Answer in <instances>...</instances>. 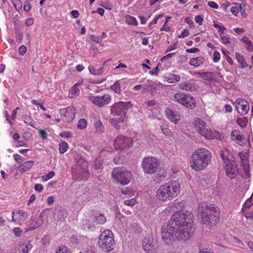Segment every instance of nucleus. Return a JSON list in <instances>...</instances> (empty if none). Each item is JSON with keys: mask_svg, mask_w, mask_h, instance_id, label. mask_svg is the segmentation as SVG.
Here are the masks:
<instances>
[{"mask_svg": "<svg viewBox=\"0 0 253 253\" xmlns=\"http://www.w3.org/2000/svg\"><path fill=\"white\" fill-rule=\"evenodd\" d=\"M113 179L117 183L122 185H126L129 183L132 178L130 171L123 167H117L112 172Z\"/></svg>", "mask_w": 253, "mask_h": 253, "instance_id": "obj_6", "label": "nucleus"}, {"mask_svg": "<svg viewBox=\"0 0 253 253\" xmlns=\"http://www.w3.org/2000/svg\"><path fill=\"white\" fill-rule=\"evenodd\" d=\"M179 87L180 88L186 91H193L196 89L195 86L189 83H181L179 84Z\"/></svg>", "mask_w": 253, "mask_h": 253, "instance_id": "obj_22", "label": "nucleus"}, {"mask_svg": "<svg viewBox=\"0 0 253 253\" xmlns=\"http://www.w3.org/2000/svg\"><path fill=\"white\" fill-rule=\"evenodd\" d=\"M60 135L61 137L65 138H70L72 136L71 133L69 131H64L63 132H61Z\"/></svg>", "mask_w": 253, "mask_h": 253, "instance_id": "obj_51", "label": "nucleus"}, {"mask_svg": "<svg viewBox=\"0 0 253 253\" xmlns=\"http://www.w3.org/2000/svg\"><path fill=\"white\" fill-rule=\"evenodd\" d=\"M141 165L145 173L152 174L157 171L159 163L154 157H146L143 159Z\"/></svg>", "mask_w": 253, "mask_h": 253, "instance_id": "obj_10", "label": "nucleus"}, {"mask_svg": "<svg viewBox=\"0 0 253 253\" xmlns=\"http://www.w3.org/2000/svg\"><path fill=\"white\" fill-rule=\"evenodd\" d=\"M204 59L201 57L191 58L190 61V64L194 67H198L203 64Z\"/></svg>", "mask_w": 253, "mask_h": 253, "instance_id": "obj_25", "label": "nucleus"}, {"mask_svg": "<svg viewBox=\"0 0 253 253\" xmlns=\"http://www.w3.org/2000/svg\"><path fill=\"white\" fill-rule=\"evenodd\" d=\"M87 126V122L84 119H81L79 120L78 124V127L81 129L85 128Z\"/></svg>", "mask_w": 253, "mask_h": 253, "instance_id": "obj_38", "label": "nucleus"}, {"mask_svg": "<svg viewBox=\"0 0 253 253\" xmlns=\"http://www.w3.org/2000/svg\"><path fill=\"white\" fill-rule=\"evenodd\" d=\"M74 160L75 165L73 171L78 169L77 170L79 173H86L88 172V163L82 156L78 154L75 155Z\"/></svg>", "mask_w": 253, "mask_h": 253, "instance_id": "obj_13", "label": "nucleus"}, {"mask_svg": "<svg viewBox=\"0 0 253 253\" xmlns=\"http://www.w3.org/2000/svg\"><path fill=\"white\" fill-rule=\"evenodd\" d=\"M180 192V184L176 181H170L161 185L157 191V197L161 201L171 200Z\"/></svg>", "mask_w": 253, "mask_h": 253, "instance_id": "obj_3", "label": "nucleus"}, {"mask_svg": "<svg viewBox=\"0 0 253 253\" xmlns=\"http://www.w3.org/2000/svg\"><path fill=\"white\" fill-rule=\"evenodd\" d=\"M159 71L158 65L156 67L153 71H151L149 72L151 75H158V72Z\"/></svg>", "mask_w": 253, "mask_h": 253, "instance_id": "obj_63", "label": "nucleus"}, {"mask_svg": "<svg viewBox=\"0 0 253 253\" xmlns=\"http://www.w3.org/2000/svg\"><path fill=\"white\" fill-rule=\"evenodd\" d=\"M95 131L98 134H101L104 131V127L100 121H97L95 124Z\"/></svg>", "mask_w": 253, "mask_h": 253, "instance_id": "obj_30", "label": "nucleus"}, {"mask_svg": "<svg viewBox=\"0 0 253 253\" xmlns=\"http://www.w3.org/2000/svg\"><path fill=\"white\" fill-rule=\"evenodd\" d=\"M79 92V89L78 87V84H76L72 87L71 91L69 92V95L71 98L75 97L77 95Z\"/></svg>", "mask_w": 253, "mask_h": 253, "instance_id": "obj_34", "label": "nucleus"}, {"mask_svg": "<svg viewBox=\"0 0 253 253\" xmlns=\"http://www.w3.org/2000/svg\"><path fill=\"white\" fill-rule=\"evenodd\" d=\"M59 147L60 153L63 154L67 151L68 145L65 141H61L59 143Z\"/></svg>", "mask_w": 253, "mask_h": 253, "instance_id": "obj_36", "label": "nucleus"}, {"mask_svg": "<svg viewBox=\"0 0 253 253\" xmlns=\"http://www.w3.org/2000/svg\"><path fill=\"white\" fill-rule=\"evenodd\" d=\"M132 143L130 138L120 136L115 139L114 145L116 149L124 151L128 149L132 146Z\"/></svg>", "mask_w": 253, "mask_h": 253, "instance_id": "obj_12", "label": "nucleus"}, {"mask_svg": "<svg viewBox=\"0 0 253 253\" xmlns=\"http://www.w3.org/2000/svg\"><path fill=\"white\" fill-rule=\"evenodd\" d=\"M194 126L199 134L206 139H212V132L210 129L206 127V123L202 119L199 118H195Z\"/></svg>", "mask_w": 253, "mask_h": 253, "instance_id": "obj_11", "label": "nucleus"}, {"mask_svg": "<svg viewBox=\"0 0 253 253\" xmlns=\"http://www.w3.org/2000/svg\"><path fill=\"white\" fill-rule=\"evenodd\" d=\"M236 108L239 113L245 115L250 110V105L245 99L238 98L236 101Z\"/></svg>", "mask_w": 253, "mask_h": 253, "instance_id": "obj_16", "label": "nucleus"}, {"mask_svg": "<svg viewBox=\"0 0 253 253\" xmlns=\"http://www.w3.org/2000/svg\"><path fill=\"white\" fill-rule=\"evenodd\" d=\"M39 133L43 139H46L47 138V133L44 130L42 129L40 130Z\"/></svg>", "mask_w": 253, "mask_h": 253, "instance_id": "obj_58", "label": "nucleus"}, {"mask_svg": "<svg viewBox=\"0 0 253 253\" xmlns=\"http://www.w3.org/2000/svg\"><path fill=\"white\" fill-rule=\"evenodd\" d=\"M33 245L31 243V241L28 244L24 245H22L19 247V253H28L29 251L32 249Z\"/></svg>", "mask_w": 253, "mask_h": 253, "instance_id": "obj_26", "label": "nucleus"}, {"mask_svg": "<svg viewBox=\"0 0 253 253\" xmlns=\"http://www.w3.org/2000/svg\"><path fill=\"white\" fill-rule=\"evenodd\" d=\"M180 80V76L174 74H170L168 78V82L169 83H176Z\"/></svg>", "mask_w": 253, "mask_h": 253, "instance_id": "obj_31", "label": "nucleus"}, {"mask_svg": "<svg viewBox=\"0 0 253 253\" xmlns=\"http://www.w3.org/2000/svg\"><path fill=\"white\" fill-rule=\"evenodd\" d=\"M211 153L204 148H198L192 154L191 167L196 171H201L208 167L211 162Z\"/></svg>", "mask_w": 253, "mask_h": 253, "instance_id": "obj_2", "label": "nucleus"}, {"mask_svg": "<svg viewBox=\"0 0 253 253\" xmlns=\"http://www.w3.org/2000/svg\"><path fill=\"white\" fill-rule=\"evenodd\" d=\"M142 247L143 249L148 253H153L155 251L153 239L150 235H148L147 237L143 238Z\"/></svg>", "mask_w": 253, "mask_h": 253, "instance_id": "obj_17", "label": "nucleus"}, {"mask_svg": "<svg viewBox=\"0 0 253 253\" xmlns=\"http://www.w3.org/2000/svg\"><path fill=\"white\" fill-rule=\"evenodd\" d=\"M55 175V173L53 171H50L48 172L46 174L42 176V178L43 181H47V180L51 178Z\"/></svg>", "mask_w": 253, "mask_h": 253, "instance_id": "obj_41", "label": "nucleus"}, {"mask_svg": "<svg viewBox=\"0 0 253 253\" xmlns=\"http://www.w3.org/2000/svg\"><path fill=\"white\" fill-rule=\"evenodd\" d=\"M220 156L224 164V169L227 176L230 178H233L237 172V165L233 160L229 158L227 150H222Z\"/></svg>", "mask_w": 253, "mask_h": 253, "instance_id": "obj_7", "label": "nucleus"}, {"mask_svg": "<svg viewBox=\"0 0 253 253\" xmlns=\"http://www.w3.org/2000/svg\"><path fill=\"white\" fill-rule=\"evenodd\" d=\"M124 203L126 205L132 206L136 203V200L134 198L131 200H126L125 201Z\"/></svg>", "mask_w": 253, "mask_h": 253, "instance_id": "obj_46", "label": "nucleus"}, {"mask_svg": "<svg viewBox=\"0 0 253 253\" xmlns=\"http://www.w3.org/2000/svg\"><path fill=\"white\" fill-rule=\"evenodd\" d=\"M248 122V119L245 117H238L236 120V123L241 127H245Z\"/></svg>", "mask_w": 253, "mask_h": 253, "instance_id": "obj_28", "label": "nucleus"}, {"mask_svg": "<svg viewBox=\"0 0 253 253\" xmlns=\"http://www.w3.org/2000/svg\"><path fill=\"white\" fill-rule=\"evenodd\" d=\"M176 101L188 109H193L196 107L195 98L189 94L177 92L174 95Z\"/></svg>", "mask_w": 253, "mask_h": 253, "instance_id": "obj_9", "label": "nucleus"}, {"mask_svg": "<svg viewBox=\"0 0 253 253\" xmlns=\"http://www.w3.org/2000/svg\"><path fill=\"white\" fill-rule=\"evenodd\" d=\"M88 98L89 100L94 105L99 107H102L108 104L111 99V96L108 94H105L103 96L98 95L94 96L90 95L88 96Z\"/></svg>", "mask_w": 253, "mask_h": 253, "instance_id": "obj_14", "label": "nucleus"}, {"mask_svg": "<svg viewBox=\"0 0 253 253\" xmlns=\"http://www.w3.org/2000/svg\"><path fill=\"white\" fill-rule=\"evenodd\" d=\"M16 41L18 43H20L23 38V34L20 29L15 28Z\"/></svg>", "mask_w": 253, "mask_h": 253, "instance_id": "obj_35", "label": "nucleus"}, {"mask_svg": "<svg viewBox=\"0 0 253 253\" xmlns=\"http://www.w3.org/2000/svg\"><path fill=\"white\" fill-rule=\"evenodd\" d=\"M60 113L64 122H70L75 117V109L73 106H70L60 109Z\"/></svg>", "mask_w": 253, "mask_h": 253, "instance_id": "obj_15", "label": "nucleus"}, {"mask_svg": "<svg viewBox=\"0 0 253 253\" xmlns=\"http://www.w3.org/2000/svg\"><path fill=\"white\" fill-rule=\"evenodd\" d=\"M239 10H240L241 14H243L242 12V6L241 4L239 5V7L238 6H233L231 8V12L235 15H237L239 11Z\"/></svg>", "mask_w": 253, "mask_h": 253, "instance_id": "obj_39", "label": "nucleus"}, {"mask_svg": "<svg viewBox=\"0 0 253 253\" xmlns=\"http://www.w3.org/2000/svg\"><path fill=\"white\" fill-rule=\"evenodd\" d=\"M34 23V19L32 18L27 19L26 21L25 24L27 26H31Z\"/></svg>", "mask_w": 253, "mask_h": 253, "instance_id": "obj_60", "label": "nucleus"}, {"mask_svg": "<svg viewBox=\"0 0 253 253\" xmlns=\"http://www.w3.org/2000/svg\"><path fill=\"white\" fill-rule=\"evenodd\" d=\"M126 21L128 25H137V21L136 18L131 16L127 15L126 17Z\"/></svg>", "mask_w": 253, "mask_h": 253, "instance_id": "obj_32", "label": "nucleus"}, {"mask_svg": "<svg viewBox=\"0 0 253 253\" xmlns=\"http://www.w3.org/2000/svg\"><path fill=\"white\" fill-rule=\"evenodd\" d=\"M91 217L93 221L97 224H103L106 221V218L104 215L97 211L93 212L91 214Z\"/></svg>", "mask_w": 253, "mask_h": 253, "instance_id": "obj_20", "label": "nucleus"}, {"mask_svg": "<svg viewBox=\"0 0 253 253\" xmlns=\"http://www.w3.org/2000/svg\"><path fill=\"white\" fill-rule=\"evenodd\" d=\"M189 35V32L188 30L187 29H184L180 35H179L178 37L179 38H184L188 36Z\"/></svg>", "mask_w": 253, "mask_h": 253, "instance_id": "obj_48", "label": "nucleus"}, {"mask_svg": "<svg viewBox=\"0 0 253 253\" xmlns=\"http://www.w3.org/2000/svg\"><path fill=\"white\" fill-rule=\"evenodd\" d=\"M104 69L103 67H100L98 69H96V72H94V75H101L103 72Z\"/></svg>", "mask_w": 253, "mask_h": 253, "instance_id": "obj_62", "label": "nucleus"}, {"mask_svg": "<svg viewBox=\"0 0 253 253\" xmlns=\"http://www.w3.org/2000/svg\"><path fill=\"white\" fill-rule=\"evenodd\" d=\"M111 89L115 92V93L120 94L121 92L120 84L119 81H117L111 86Z\"/></svg>", "mask_w": 253, "mask_h": 253, "instance_id": "obj_37", "label": "nucleus"}, {"mask_svg": "<svg viewBox=\"0 0 253 253\" xmlns=\"http://www.w3.org/2000/svg\"><path fill=\"white\" fill-rule=\"evenodd\" d=\"M71 15L74 18H78L79 16V12L76 10H74L71 11Z\"/></svg>", "mask_w": 253, "mask_h": 253, "instance_id": "obj_64", "label": "nucleus"}, {"mask_svg": "<svg viewBox=\"0 0 253 253\" xmlns=\"http://www.w3.org/2000/svg\"><path fill=\"white\" fill-rule=\"evenodd\" d=\"M199 253H212V252L210 248L204 246L200 248Z\"/></svg>", "mask_w": 253, "mask_h": 253, "instance_id": "obj_44", "label": "nucleus"}, {"mask_svg": "<svg viewBox=\"0 0 253 253\" xmlns=\"http://www.w3.org/2000/svg\"><path fill=\"white\" fill-rule=\"evenodd\" d=\"M202 222L210 226L214 225L219 219L220 211L218 207L214 205L200 206Z\"/></svg>", "mask_w": 253, "mask_h": 253, "instance_id": "obj_4", "label": "nucleus"}, {"mask_svg": "<svg viewBox=\"0 0 253 253\" xmlns=\"http://www.w3.org/2000/svg\"><path fill=\"white\" fill-rule=\"evenodd\" d=\"M165 113L169 121L174 122L175 124H176L180 119V116L177 112L174 110L166 108Z\"/></svg>", "mask_w": 253, "mask_h": 253, "instance_id": "obj_18", "label": "nucleus"}, {"mask_svg": "<svg viewBox=\"0 0 253 253\" xmlns=\"http://www.w3.org/2000/svg\"><path fill=\"white\" fill-rule=\"evenodd\" d=\"M195 20L196 22V23H198L199 25L202 24V22L203 21V18L202 16L201 15H197L196 16Z\"/></svg>", "mask_w": 253, "mask_h": 253, "instance_id": "obj_54", "label": "nucleus"}, {"mask_svg": "<svg viewBox=\"0 0 253 253\" xmlns=\"http://www.w3.org/2000/svg\"><path fill=\"white\" fill-rule=\"evenodd\" d=\"M185 22L189 25L190 27H194V23L190 17H188L186 18Z\"/></svg>", "mask_w": 253, "mask_h": 253, "instance_id": "obj_53", "label": "nucleus"}, {"mask_svg": "<svg viewBox=\"0 0 253 253\" xmlns=\"http://www.w3.org/2000/svg\"><path fill=\"white\" fill-rule=\"evenodd\" d=\"M33 161H27L21 165V166L19 168V170L21 172H25L30 169L33 166Z\"/></svg>", "mask_w": 253, "mask_h": 253, "instance_id": "obj_23", "label": "nucleus"}, {"mask_svg": "<svg viewBox=\"0 0 253 253\" xmlns=\"http://www.w3.org/2000/svg\"><path fill=\"white\" fill-rule=\"evenodd\" d=\"M56 253H71L67 247L65 246H60L57 250Z\"/></svg>", "mask_w": 253, "mask_h": 253, "instance_id": "obj_40", "label": "nucleus"}, {"mask_svg": "<svg viewBox=\"0 0 253 253\" xmlns=\"http://www.w3.org/2000/svg\"><path fill=\"white\" fill-rule=\"evenodd\" d=\"M92 166L93 168L99 171L102 169V160L101 157L97 158L96 159L93 164Z\"/></svg>", "mask_w": 253, "mask_h": 253, "instance_id": "obj_27", "label": "nucleus"}, {"mask_svg": "<svg viewBox=\"0 0 253 253\" xmlns=\"http://www.w3.org/2000/svg\"><path fill=\"white\" fill-rule=\"evenodd\" d=\"M208 5L210 7H211V8H215V9H217L218 7V4L217 3H216L215 2L212 1H209L208 3Z\"/></svg>", "mask_w": 253, "mask_h": 253, "instance_id": "obj_56", "label": "nucleus"}, {"mask_svg": "<svg viewBox=\"0 0 253 253\" xmlns=\"http://www.w3.org/2000/svg\"><path fill=\"white\" fill-rule=\"evenodd\" d=\"M193 225V215L190 212L179 211L174 212L167 227L162 228V239L167 244H170L176 239L187 240L192 236Z\"/></svg>", "mask_w": 253, "mask_h": 253, "instance_id": "obj_1", "label": "nucleus"}, {"mask_svg": "<svg viewBox=\"0 0 253 253\" xmlns=\"http://www.w3.org/2000/svg\"><path fill=\"white\" fill-rule=\"evenodd\" d=\"M245 138L244 135L242 134L239 130L234 129L231 133V139L240 145L241 143H243Z\"/></svg>", "mask_w": 253, "mask_h": 253, "instance_id": "obj_19", "label": "nucleus"}, {"mask_svg": "<svg viewBox=\"0 0 253 253\" xmlns=\"http://www.w3.org/2000/svg\"><path fill=\"white\" fill-rule=\"evenodd\" d=\"M35 190L39 192H41L43 188V186L41 184H36L35 185Z\"/></svg>", "mask_w": 253, "mask_h": 253, "instance_id": "obj_55", "label": "nucleus"}, {"mask_svg": "<svg viewBox=\"0 0 253 253\" xmlns=\"http://www.w3.org/2000/svg\"><path fill=\"white\" fill-rule=\"evenodd\" d=\"M236 58L239 63L241 64V67L242 68H245L247 67L248 65L245 61V59L244 56L240 54L238 52H236L235 54Z\"/></svg>", "mask_w": 253, "mask_h": 253, "instance_id": "obj_24", "label": "nucleus"}, {"mask_svg": "<svg viewBox=\"0 0 253 253\" xmlns=\"http://www.w3.org/2000/svg\"><path fill=\"white\" fill-rule=\"evenodd\" d=\"M131 228L133 229V231L135 232H138L140 231V227L139 226L138 224L136 222H134L131 224Z\"/></svg>", "mask_w": 253, "mask_h": 253, "instance_id": "obj_45", "label": "nucleus"}, {"mask_svg": "<svg viewBox=\"0 0 253 253\" xmlns=\"http://www.w3.org/2000/svg\"><path fill=\"white\" fill-rule=\"evenodd\" d=\"M131 107V104L130 102L119 101L111 106V114L113 116L124 117L123 119H125L126 112Z\"/></svg>", "mask_w": 253, "mask_h": 253, "instance_id": "obj_8", "label": "nucleus"}, {"mask_svg": "<svg viewBox=\"0 0 253 253\" xmlns=\"http://www.w3.org/2000/svg\"><path fill=\"white\" fill-rule=\"evenodd\" d=\"M13 232L16 237H19L21 236L22 230L19 227H15L13 229Z\"/></svg>", "mask_w": 253, "mask_h": 253, "instance_id": "obj_42", "label": "nucleus"}, {"mask_svg": "<svg viewBox=\"0 0 253 253\" xmlns=\"http://www.w3.org/2000/svg\"><path fill=\"white\" fill-rule=\"evenodd\" d=\"M186 51L188 53H196L199 51V49L198 48L194 47L190 49H188L186 50Z\"/></svg>", "mask_w": 253, "mask_h": 253, "instance_id": "obj_59", "label": "nucleus"}, {"mask_svg": "<svg viewBox=\"0 0 253 253\" xmlns=\"http://www.w3.org/2000/svg\"><path fill=\"white\" fill-rule=\"evenodd\" d=\"M252 198H250L248 199V200L244 203V206L245 208H249L251 206V202H252Z\"/></svg>", "mask_w": 253, "mask_h": 253, "instance_id": "obj_61", "label": "nucleus"}, {"mask_svg": "<svg viewBox=\"0 0 253 253\" xmlns=\"http://www.w3.org/2000/svg\"><path fill=\"white\" fill-rule=\"evenodd\" d=\"M145 103L147 104V105L148 107H152L154 106L157 105L158 104V103L155 101V100H148Z\"/></svg>", "mask_w": 253, "mask_h": 253, "instance_id": "obj_50", "label": "nucleus"}, {"mask_svg": "<svg viewBox=\"0 0 253 253\" xmlns=\"http://www.w3.org/2000/svg\"><path fill=\"white\" fill-rule=\"evenodd\" d=\"M27 51V47L25 45H21L19 47L18 49V52L21 55H23Z\"/></svg>", "mask_w": 253, "mask_h": 253, "instance_id": "obj_49", "label": "nucleus"}, {"mask_svg": "<svg viewBox=\"0 0 253 253\" xmlns=\"http://www.w3.org/2000/svg\"><path fill=\"white\" fill-rule=\"evenodd\" d=\"M23 118L25 124L33 127H35V122H34L33 120L30 116L27 115L24 116Z\"/></svg>", "mask_w": 253, "mask_h": 253, "instance_id": "obj_33", "label": "nucleus"}, {"mask_svg": "<svg viewBox=\"0 0 253 253\" xmlns=\"http://www.w3.org/2000/svg\"><path fill=\"white\" fill-rule=\"evenodd\" d=\"M115 243L112 232L108 230L104 231L99 236L98 245L102 251L109 252L112 250Z\"/></svg>", "mask_w": 253, "mask_h": 253, "instance_id": "obj_5", "label": "nucleus"}, {"mask_svg": "<svg viewBox=\"0 0 253 253\" xmlns=\"http://www.w3.org/2000/svg\"><path fill=\"white\" fill-rule=\"evenodd\" d=\"M163 16V15L160 14L159 15H157L154 20L149 24V27H150L151 25L152 24H156L157 23L158 20L159 19V18Z\"/></svg>", "mask_w": 253, "mask_h": 253, "instance_id": "obj_57", "label": "nucleus"}, {"mask_svg": "<svg viewBox=\"0 0 253 253\" xmlns=\"http://www.w3.org/2000/svg\"><path fill=\"white\" fill-rule=\"evenodd\" d=\"M220 55L219 52L215 51L213 53V61L214 62H217L220 59Z\"/></svg>", "mask_w": 253, "mask_h": 253, "instance_id": "obj_47", "label": "nucleus"}, {"mask_svg": "<svg viewBox=\"0 0 253 253\" xmlns=\"http://www.w3.org/2000/svg\"><path fill=\"white\" fill-rule=\"evenodd\" d=\"M124 117H119V118H112L110 119V123L112 126L114 127L116 129L119 130L120 128L119 123L124 122L125 119H123Z\"/></svg>", "mask_w": 253, "mask_h": 253, "instance_id": "obj_21", "label": "nucleus"}, {"mask_svg": "<svg viewBox=\"0 0 253 253\" xmlns=\"http://www.w3.org/2000/svg\"><path fill=\"white\" fill-rule=\"evenodd\" d=\"M68 212L64 209H61L57 213V219L58 221H63L65 218L67 216Z\"/></svg>", "mask_w": 253, "mask_h": 253, "instance_id": "obj_29", "label": "nucleus"}, {"mask_svg": "<svg viewBox=\"0 0 253 253\" xmlns=\"http://www.w3.org/2000/svg\"><path fill=\"white\" fill-rule=\"evenodd\" d=\"M220 37H221V41L223 43H224L225 44H227L228 43H230V38L229 37V36L228 35H226V36H221L220 35Z\"/></svg>", "mask_w": 253, "mask_h": 253, "instance_id": "obj_43", "label": "nucleus"}, {"mask_svg": "<svg viewBox=\"0 0 253 253\" xmlns=\"http://www.w3.org/2000/svg\"><path fill=\"white\" fill-rule=\"evenodd\" d=\"M41 225V223L39 222L37 223L36 222L35 224L33 225L32 224L31 225L30 227H29L26 230V232H27L29 230H32L33 229H36L37 228L39 227Z\"/></svg>", "mask_w": 253, "mask_h": 253, "instance_id": "obj_52", "label": "nucleus"}]
</instances>
